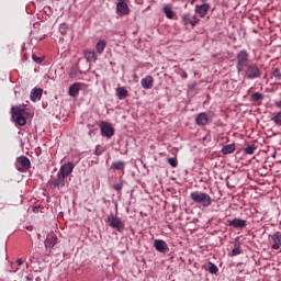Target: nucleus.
<instances>
[{
  "label": "nucleus",
  "mask_w": 281,
  "mask_h": 281,
  "mask_svg": "<svg viewBox=\"0 0 281 281\" xmlns=\"http://www.w3.org/2000/svg\"><path fill=\"white\" fill-rule=\"evenodd\" d=\"M190 199L193 203L201 205L202 207H210V205H212V196L205 192L193 191L190 194Z\"/></svg>",
  "instance_id": "nucleus-1"
},
{
  "label": "nucleus",
  "mask_w": 281,
  "mask_h": 281,
  "mask_svg": "<svg viewBox=\"0 0 281 281\" xmlns=\"http://www.w3.org/2000/svg\"><path fill=\"white\" fill-rule=\"evenodd\" d=\"M241 72H244V78L248 80H256V78L262 76V70L256 64H248Z\"/></svg>",
  "instance_id": "nucleus-2"
},
{
  "label": "nucleus",
  "mask_w": 281,
  "mask_h": 281,
  "mask_svg": "<svg viewBox=\"0 0 281 281\" xmlns=\"http://www.w3.org/2000/svg\"><path fill=\"white\" fill-rule=\"evenodd\" d=\"M249 65V53L247 50L243 49L237 54V71L238 74H243L245 71V68Z\"/></svg>",
  "instance_id": "nucleus-3"
},
{
  "label": "nucleus",
  "mask_w": 281,
  "mask_h": 281,
  "mask_svg": "<svg viewBox=\"0 0 281 281\" xmlns=\"http://www.w3.org/2000/svg\"><path fill=\"white\" fill-rule=\"evenodd\" d=\"M12 119L19 126H25L27 124V121L25 120V108L16 106L12 108Z\"/></svg>",
  "instance_id": "nucleus-4"
},
{
  "label": "nucleus",
  "mask_w": 281,
  "mask_h": 281,
  "mask_svg": "<svg viewBox=\"0 0 281 281\" xmlns=\"http://www.w3.org/2000/svg\"><path fill=\"white\" fill-rule=\"evenodd\" d=\"M108 223L112 229H116L119 232H124V222L115 215H110L108 217Z\"/></svg>",
  "instance_id": "nucleus-5"
},
{
  "label": "nucleus",
  "mask_w": 281,
  "mask_h": 281,
  "mask_svg": "<svg viewBox=\"0 0 281 281\" xmlns=\"http://www.w3.org/2000/svg\"><path fill=\"white\" fill-rule=\"evenodd\" d=\"M16 170L23 172V170H30L31 162L27 157L20 156L15 161Z\"/></svg>",
  "instance_id": "nucleus-6"
},
{
  "label": "nucleus",
  "mask_w": 281,
  "mask_h": 281,
  "mask_svg": "<svg viewBox=\"0 0 281 281\" xmlns=\"http://www.w3.org/2000/svg\"><path fill=\"white\" fill-rule=\"evenodd\" d=\"M66 182H67V178L65 176H60V173H57V177L52 179L49 181V184L53 188H58V190H60V188H63Z\"/></svg>",
  "instance_id": "nucleus-7"
},
{
  "label": "nucleus",
  "mask_w": 281,
  "mask_h": 281,
  "mask_svg": "<svg viewBox=\"0 0 281 281\" xmlns=\"http://www.w3.org/2000/svg\"><path fill=\"white\" fill-rule=\"evenodd\" d=\"M74 162H67L60 167L58 175L67 179V177H69L71 172H74Z\"/></svg>",
  "instance_id": "nucleus-8"
},
{
  "label": "nucleus",
  "mask_w": 281,
  "mask_h": 281,
  "mask_svg": "<svg viewBox=\"0 0 281 281\" xmlns=\"http://www.w3.org/2000/svg\"><path fill=\"white\" fill-rule=\"evenodd\" d=\"M184 25H192L194 27L199 23V18L196 15H192L190 13H184L181 16Z\"/></svg>",
  "instance_id": "nucleus-9"
},
{
  "label": "nucleus",
  "mask_w": 281,
  "mask_h": 281,
  "mask_svg": "<svg viewBox=\"0 0 281 281\" xmlns=\"http://www.w3.org/2000/svg\"><path fill=\"white\" fill-rule=\"evenodd\" d=\"M116 12L117 14H121L122 16H125L131 12V9L128 8V4L124 0H120L116 4Z\"/></svg>",
  "instance_id": "nucleus-10"
},
{
  "label": "nucleus",
  "mask_w": 281,
  "mask_h": 281,
  "mask_svg": "<svg viewBox=\"0 0 281 281\" xmlns=\"http://www.w3.org/2000/svg\"><path fill=\"white\" fill-rule=\"evenodd\" d=\"M226 225H228V227L243 228L247 227V221L240 218L227 220Z\"/></svg>",
  "instance_id": "nucleus-11"
},
{
  "label": "nucleus",
  "mask_w": 281,
  "mask_h": 281,
  "mask_svg": "<svg viewBox=\"0 0 281 281\" xmlns=\"http://www.w3.org/2000/svg\"><path fill=\"white\" fill-rule=\"evenodd\" d=\"M101 133L104 137H113L115 135V128L109 123H103L101 126Z\"/></svg>",
  "instance_id": "nucleus-12"
},
{
  "label": "nucleus",
  "mask_w": 281,
  "mask_h": 281,
  "mask_svg": "<svg viewBox=\"0 0 281 281\" xmlns=\"http://www.w3.org/2000/svg\"><path fill=\"white\" fill-rule=\"evenodd\" d=\"M207 12H210V4L209 3H204V4H200V5L196 4L195 5V13L199 14V16H201V19L205 18Z\"/></svg>",
  "instance_id": "nucleus-13"
},
{
  "label": "nucleus",
  "mask_w": 281,
  "mask_h": 281,
  "mask_svg": "<svg viewBox=\"0 0 281 281\" xmlns=\"http://www.w3.org/2000/svg\"><path fill=\"white\" fill-rule=\"evenodd\" d=\"M81 89H82V83L77 82L69 87L68 93L71 98H78V94L80 93Z\"/></svg>",
  "instance_id": "nucleus-14"
},
{
  "label": "nucleus",
  "mask_w": 281,
  "mask_h": 281,
  "mask_svg": "<svg viewBox=\"0 0 281 281\" xmlns=\"http://www.w3.org/2000/svg\"><path fill=\"white\" fill-rule=\"evenodd\" d=\"M57 243H58V237H56V235L54 234H50L46 237L44 245L46 249H52L53 247L56 246Z\"/></svg>",
  "instance_id": "nucleus-15"
},
{
  "label": "nucleus",
  "mask_w": 281,
  "mask_h": 281,
  "mask_svg": "<svg viewBox=\"0 0 281 281\" xmlns=\"http://www.w3.org/2000/svg\"><path fill=\"white\" fill-rule=\"evenodd\" d=\"M155 249H157L160 254L168 252V244L161 239H156L154 243Z\"/></svg>",
  "instance_id": "nucleus-16"
},
{
  "label": "nucleus",
  "mask_w": 281,
  "mask_h": 281,
  "mask_svg": "<svg viewBox=\"0 0 281 281\" xmlns=\"http://www.w3.org/2000/svg\"><path fill=\"white\" fill-rule=\"evenodd\" d=\"M210 122V119L207 117V114L205 112H202L198 114L195 117V123L198 126H206V124Z\"/></svg>",
  "instance_id": "nucleus-17"
},
{
  "label": "nucleus",
  "mask_w": 281,
  "mask_h": 281,
  "mask_svg": "<svg viewBox=\"0 0 281 281\" xmlns=\"http://www.w3.org/2000/svg\"><path fill=\"white\" fill-rule=\"evenodd\" d=\"M271 240H272V249H280L281 246V234L280 232L274 233L271 235Z\"/></svg>",
  "instance_id": "nucleus-18"
},
{
  "label": "nucleus",
  "mask_w": 281,
  "mask_h": 281,
  "mask_svg": "<svg viewBox=\"0 0 281 281\" xmlns=\"http://www.w3.org/2000/svg\"><path fill=\"white\" fill-rule=\"evenodd\" d=\"M154 82H155V79H153V76H146L140 80V85L143 89H153Z\"/></svg>",
  "instance_id": "nucleus-19"
},
{
  "label": "nucleus",
  "mask_w": 281,
  "mask_h": 281,
  "mask_svg": "<svg viewBox=\"0 0 281 281\" xmlns=\"http://www.w3.org/2000/svg\"><path fill=\"white\" fill-rule=\"evenodd\" d=\"M42 95H43V89L37 88V89H33L31 91L30 98H31L32 102H37V100H40L42 98Z\"/></svg>",
  "instance_id": "nucleus-20"
},
{
  "label": "nucleus",
  "mask_w": 281,
  "mask_h": 281,
  "mask_svg": "<svg viewBox=\"0 0 281 281\" xmlns=\"http://www.w3.org/2000/svg\"><path fill=\"white\" fill-rule=\"evenodd\" d=\"M85 58L88 63H95L98 60V55H95V52L93 50H86Z\"/></svg>",
  "instance_id": "nucleus-21"
},
{
  "label": "nucleus",
  "mask_w": 281,
  "mask_h": 281,
  "mask_svg": "<svg viewBox=\"0 0 281 281\" xmlns=\"http://www.w3.org/2000/svg\"><path fill=\"white\" fill-rule=\"evenodd\" d=\"M236 150V145L235 144H228L222 148L223 155H232Z\"/></svg>",
  "instance_id": "nucleus-22"
},
{
  "label": "nucleus",
  "mask_w": 281,
  "mask_h": 281,
  "mask_svg": "<svg viewBox=\"0 0 281 281\" xmlns=\"http://www.w3.org/2000/svg\"><path fill=\"white\" fill-rule=\"evenodd\" d=\"M116 95L119 100H124V98H127L128 95V90H126L125 88H117Z\"/></svg>",
  "instance_id": "nucleus-23"
},
{
  "label": "nucleus",
  "mask_w": 281,
  "mask_h": 281,
  "mask_svg": "<svg viewBox=\"0 0 281 281\" xmlns=\"http://www.w3.org/2000/svg\"><path fill=\"white\" fill-rule=\"evenodd\" d=\"M95 49L98 54H102L104 49H106V42L104 40H101L97 43Z\"/></svg>",
  "instance_id": "nucleus-24"
},
{
  "label": "nucleus",
  "mask_w": 281,
  "mask_h": 281,
  "mask_svg": "<svg viewBox=\"0 0 281 281\" xmlns=\"http://www.w3.org/2000/svg\"><path fill=\"white\" fill-rule=\"evenodd\" d=\"M164 12L167 16V19H173L175 18V11H172V7L170 4H167L164 7Z\"/></svg>",
  "instance_id": "nucleus-25"
},
{
  "label": "nucleus",
  "mask_w": 281,
  "mask_h": 281,
  "mask_svg": "<svg viewBox=\"0 0 281 281\" xmlns=\"http://www.w3.org/2000/svg\"><path fill=\"white\" fill-rule=\"evenodd\" d=\"M126 164L122 160L115 161L111 165L112 170H124Z\"/></svg>",
  "instance_id": "nucleus-26"
},
{
  "label": "nucleus",
  "mask_w": 281,
  "mask_h": 281,
  "mask_svg": "<svg viewBox=\"0 0 281 281\" xmlns=\"http://www.w3.org/2000/svg\"><path fill=\"white\" fill-rule=\"evenodd\" d=\"M271 122H273L276 126H281V111L273 115V117L271 119Z\"/></svg>",
  "instance_id": "nucleus-27"
},
{
  "label": "nucleus",
  "mask_w": 281,
  "mask_h": 281,
  "mask_svg": "<svg viewBox=\"0 0 281 281\" xmlns=\"http://www.w3.org/2000/svg\"><path fill=\"white\" fill-rule=\"evenodd\" d=\"M251 98H252L254 102H260L261 100H265V95H262V93H260V92L252 93Z\"/></svg>",
  "instance_id": "nucleus-28"
},
{
  "label": "nucleus",
  "mask_w": 281,
  "mask_h": 281,
  "mask_svg": "<svg viewBox=\"0 0 281 281\" xmlns=\"http://www.w3.org/2000/svg\"><path fill=\"white\" fill-rule=\"evenodd\" d=\"M256 145H249L244 149L245 155H254Z\"/></svg>",
  "instance_id": "nucleus-29"
},
{
  "label": "nucleus",
  "mask_w": 281,
  "mask_h": 281,
  "mask_svg": "<svg viewBox=\"0 0 281 281\" xmlns=\"http://www.w3.org/2000/svg\"><path fill=\"white\" fill-rule=\"evenodd\" d=\"M209 271H210V273H212V274L218 273V267H216V265L210 262V263H209Z\"/></svg>",
  "instance_id": "nucleus-30"
},
{
  "label": "nucleus",
  "mask_w": 281,
  "mask_h": 281,
  "mask_svg": "<svg viewBox=\"0 0 281 281\" xmlns=\"http://www.w3.org/2000/svg\"><path fill=\"white\" fill-rule=\"evenodd\" d=\"M67 30H69V27L67 26V24H60L59 25V32L60 34H67Z\"/></svg>",
  "instance_id": "nucleus-31"
},
{
  "label": "nucleus",
  "mask_w": 281,
  "mask_h": 281,
  "mask_svg": "<svg viewBox=\"0 0 281 281\" xmlns=\"http://www.w3.org/2000/svg\"><path fill=\"white\" fill-rule=\"evenodd\" d=\"M239 254H243V250H240V247H236L232 250L231 256H239Z\"/></svg>",
  "instance_id": "nucleus-32"
},
{
  "label": "nucleus",
  "mask_w": 281,
  "mask_h": 281,
  "mask_svg": "<svg viewBox=\"0 0 281 281\" xmlns=\"http://www.w3.org/2000/svg\"><path fill=\"white\" fill-rule=\"evenodd\" d=\"M168 164H169L172 168H177V159H176V158H169V159H168Z\"/></svg>",
  "instance_id": "nucleus-33"
},
{
  "label": "nucleus",
  "mask_w": 281,
  "mask_h": 281,
  "mask_svg": "<svg viewBox=\"0 0 281 281\" xmlns=\"http://www.w3.org/2000/svg\"><path fill=\"white\" fill-rule=\"evenodd\" d=\"M114 190H116V192H120V190H122V188H124V184L122 182L115 183L113 186Z\"/></svg>",
  "instance_id": "nucleus-34"
},
{
  "label": "nucleus",
  "mask_w": 281,
  "mask_h": 281,
  "mask_svg": "<svg viewBox=\"0 0 281 281\" xmlns=\"http://www.w3.org/2000/svg\"><path fill=\"white\" fill-rule=\"evenodd\" d=\"M274 106H277V109H281V100L274 101Z\"/></svg>",
  "instance_id": "nucleus-35"
},
{
  "label": "nucleus",
  "mask_w": 281,
  "mask_h": 281,
  "mask_svg": "<svg viewBox=\"0 0 281 281\" xmlns=\"http://www.w3.org/2000/svg\"><path fill=\"white\" fill-rule=\"evenodd\" d=\"M273 76L276 77V78H280V70H274L273 71Z\"/></svg>",
  "instance_id": "nucleus-36"
},
{
  "label": "nucleus",
  "mask_w": 281,
  "mask_h": 281,
  "mask_svg": "<svg viewBox=\"0 0 281 281\" xmlns=\"http://www.w3.org/2000/svg\"><path fill=\"white\" fill-rule=\"evenodd\" d=\"M16 263L19 265V267H21V265H23V259H18Z\"/></svg>",
  "instance_id": "nucleus-37"
},
{
  "label": "nucleus",
  "mask_w": 281,
  "mask_h": 281,
  "mask_svg": "<svg viewBox=\"0 0 281 281\" xmlns=\"http://www.w3.org/2000/svg\"><path fill=\"white\" fill-rule=\"evenodd\" d=\"M33 60H35L36 63H41V59L36 58V56H33Z\"/></svg>",
  "instance_id": "nucleus-38"
},
{
  "label": "nucleus",
  "mask_w": 281,
  "mask_h": 281,
  "mask_svg": "<svg viewBox=\"0 0 281 281\" xmlns=\"http://www.w3.org/2000/svg\"><path fill=\"white\" fill-rule=\"evenodd\" d=\"M194 2H196V0H191V3H194Z\"/></svg>",
  "instance_id": "nucleus-39"
}]
</instances>
